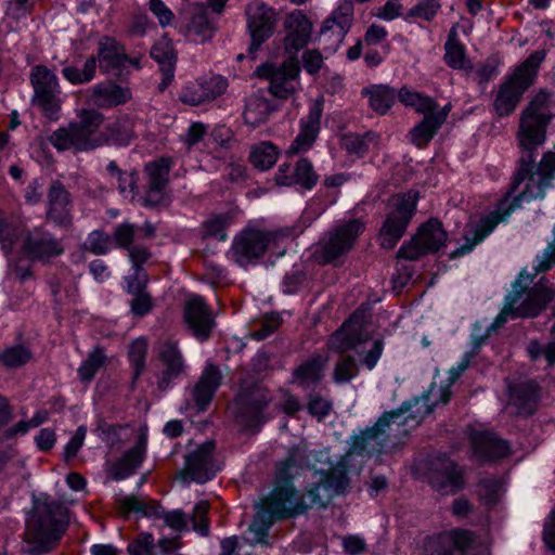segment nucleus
Listing matches in <instances>:
<instances>
[{
    "label": "nucleus",
    "instance_id": "f257e3e1",
    "mask_svg": "<svg viewBox=\"0 0 555 555\" xmlns=\"http://www.w3.org/2000/svg\"><path fill=\"white\" fill-rule=\"evenodd\" d=\"M450 398L449 387L431 384L421 397L404 401L396 410L384 412L372 427L354 436L351 451L361 456H372L396 449L433 412L435 405L446 404Z\"/></svg>",
    "mask_w": 555,
    "mask_h": 555
},
{
    "label": "nucleus",
    "instance_id": "f03ea898",
    "mask_svg": "<svg viewBox=\"0 0 555 555\" xmlns=\"http://www.w3.org/2000/svg\"><path fill=\"white\" fill-rule=\"evenodd\" d=\"M295 466L293 456L280 463L272 490L256 503L257 513L249 526V531L255 534V542H263L274 522L304 515L308 509L319 508V504H322L323 501L315 500L311 488L305 494L295 488L292 473Z\"/></svg>",
    "mask_w": 555,
    "mask_h": 555
},
{
    "label": "nucleus",
    "instance_id": "7ed1b4c3",
    "mask_svg": "<svg viewBox=\"0 0 555 555\" xmlns=\"http://www.w3.org/2000/svg\"><path fill=\"white\" fill-rule=\"evenodd\" d=\"M68 524L67 508L57 501L41 498L34 502L27 519L26 541L29 554L50 552L60 541Z\"/></svg>",
    "mask_w": 555,
    "mask_h": 555
},
{
    "label": "nucleus",
    "instance_id": "20e7f679",
    "mask_svg": "<svg viewBox=\"0 0 555 555\" xmlns=\"http://www.w3.org/2000/svg\"><path fill=\"white\" fill-rule=\"evenodd\" d=\"M531 282L532 278L530 275L525 276L524 272L519 274V278L513 284V291L505 297L503 309L491 327L502 326L507 318H534L546 308L555 296V289L544 279L534 284L527 293L526 299L516 307Z\"/></svg>",
    "mask_w": 555,
    "mask_h": 555
},
{
    "label": "nucleus",
    "instance_id": "39448f33",
    "mask_svg": "<svg viewBox=\"0 0 555 555\" xmlns=\"http://www.w3.org/2000/svg\"><path fill=\"white\" fill-rule=\"evenodd\" d=\"M545 59L543 50L534 51L499 86L493 106L501 117L511 115L524 93L535 82L540 65Z\"/></svg>",
    "mask_w": 555,
    "mask_h": 555
},
{
    "label": "nucleus",
    "instance_id": "423d86ee",
    "mask_svg": "<svg viewBox=\"0 0 555 555\" xmlns=\"http://www.w3.org/2000/svg\"><path fill=\"white\" fill-rule=\"evenodd\" d=\"M104 117L101 113L91 109L82 111L80 119L70 122L67 128L54 131L49 141L59 151L75 149L76 151H89L105 144L101 131H99Z\"/></svg>",
    "mask_w": 555,
    "mask_h": 555
},
{
    "label": "nucleus",
    "instance_id": "0eeeda50",
    "mask_svg": "<svg viewBox=\"0 0 555 555\" xmlns=\"http://www.w3.org/2000/svg\"><path fill=\"white\" fill-rule=\"evenodd\" d=\"M418 192L410 190L391 196L389 212L379 230L380 246L392 249L404 235L408 224L416 211Z\"/></svg>",
    "mask_w": 555,
    "mask_h": 555
},
{
    "label": "nucleus",
    "instance_id": "6e6552de",
    "mask_svg": "<svg viewBox=\"0 0 555 555\" xmlns=\"http://www.w3.org/2000/svg\"><path fill=\"white\" fill-rule=\"evenodd\" d=\"M270 400L268 390L262 385L251 383L242 386L234 401L236 422L244 429L257 431L266 422L263 410Z\"/></svg>",
    "mask_w": 555,
    "mask_h": 555
},
{
    "label": "nucleus",
    "instance_id": "1a4fd4ad",
    "mask_svg": "<svg viewBox=\"0 0 555 555\" xmlns=\"http://www.w3.org/2000/svg\"><path fill=\"white\" fill-rule=\"evenodd\" d=\"M447 232L438 219H429L417 233L397 251L398 259L418 260L428 253L438 251L447 241Z\"/></svg>",
    "mask_w": 555,
    "mask_h": 555
},
{
    "label": "nucleus",
    "instance_id": "9d476101",
    "mask_svg": "<svg viewBox=\"0 0 555 555\" xmlns=\"http://www.w3.org/2000/svg\"><path fill=\"white\" fill-rule=\"evenodd\" d=\"M363 230V222L359 219H351L328 231L319 243L320 261L335 263L338 258L353 247L357 237Z\"/></svg>",
    "mask_w": 555,
    "mask_h": 555
},
{
    "label": "nucleus",
    "instance_id": "9b49d317",
    "mask_svg": "<svg viewBox=\"0 0 555 555\" xmlns=\"http://www.w3.org/2000/svg\"><path fill=\"white\" fill-rule=\"evenodd\" d=\"M353 455L359 454L352 452L350 447L346 454L340 456L327 470L320 472L319 481L310 487L315 500L323 501L322 504H319V508L326 507L334 495L343 493L348 488V472Z\"/></svg>",
    "mask_w": 555,
    "mask_h": 555
},
{
    "label": "nucleus",
    "instance_id": "f8f14e48",
    "mask_svg": "<svg viewBox=\"0 0 555 555\" xmlns=\"http://www.w3.org/2000/svg\"><path fill=\"white\" fill-rule=\"evenodd\" d=\"M30 83L34 89L33 104L38 106L50 119H56L61 108L57 77L44 65L31 68Z\"/></svg>",
    "mask_w": 555,
    "mask_h": 555
},
{
    "label": "nucleus",
    "instance_id": "ddd939ff",
    "mask_svg": "<svg viewBox=\"0 0 555 555\" xmlns=\"http://www.w3.org/2000/svg\"><path fill=\"white\" fill-rule=\"evenodd\" d=\"M215 441L208 440L188 452L184 456V467L177 474L183 482L194 481L205 483L219 469L214 459Z\"/></svg>",
    "mask_w": 555,
    "mask_h": 555
},
{
    "label": "nucleus",
    "instance_id": "4468645a",
    "mask_svg": "<svg viewBox=\"0 0 555 555\" xmlns=\"http://www.w3.org/2000/svg\"><path fill=\"white\" fill-rule=\"evenodd\" d=\"M300 67L296 57L291 56L287 61L276 65L264 63L258 66L255 75L269 81V92L285 100L295 92L294 81L299 76Z\"/></svg>",
    "mask_w": 555,
    "mask_h": 555
},
{
    "label": "nucleus",
    "instance_id": "2eb2a0df",
    "mask_svg": "<svg viewBox=\"0 0 555 555\" xmlns=\"http://www.w3.org/2000/svg\"><path fill=\"white\" fill-rule=\"evenodd\" d=\"M278 236L276 232L245 229L233 241L232 257L240 266L246 267L259 259Z\"/></svg>",
    "mask_w": 555,
    "mask_h": 555
},
{
    "label": "nucleus",
    "instance_id": "dca6fc26",
    "mask_svg": "<svg viewBox=\"0 0 555 555\" xmlns=\"http://www.w3.org/2000/svg\"><path fill=\"white\" fill-rule=\"evenodd\" d=\"M428 481L441 495L454 494L464 488L461 468L447 455H438L430 460Z\"/></svg>",
    "mask_w": 555,
    "mask_h": 555
},
{
    "label": "nucleus",
    "instance_id": "f3484780",
    "mask_svg": "<svg viewBox=\"0 0 555 555\" xmlns=\"http://www.w3.org/2000/svg\"><path fill=\"white\" fill-rule=\"evenodd\" d=\"M21 248L29 260L40 262H50L65 251L61 240L41 228L25 232Z\"/></svg>",
    "mask_w": 555,
    "mask_h": 555
},
{
    "label": "nucleus",
    "instance_id": "a211bd4d",
    "mask_svg": "<svg viewBox=\"0 0 555 555\" xmlns=\"http://www.w3.org/2000/svg\"><path fill=\"white\" fill-rule=\"evenodd\" d=\"M354 5L352 0H344L327 17L320 29V41L324 49L336 51L343 43L353 21Z\"/></svg>",
    "mask_w": 555,
    "mask_h": 555
},
{
    "label": "nucleus",
    "instance_id": "6ab92c4d",
    "mask_svg": "<svg viewBox=\"0 0 555 555\" xmlns=\"http://www.w3.org/2000/svg\"><path fill=\"white\" fill-rule=\"evenodd\" d=\"M247 29L250 36L249 52L258 51L275 29V13L262 2H254L246 8Z\"/></svg>",
    "mask_w": 555,
    "mask_h": 555
},
{
    "label": "nucleus",
    "instance_id": "aec40b11",
    "mask_svg": "<svg viewBox=\"0 0 555 555\" xmlns=\"http://www.w3.org/2000/svg\"><path fill=\"white\" fill-rule=\"evenodd\" d=\"M73 197L62 181L52 180L47 193L46 219L55 227L69 229L74 217Z\"/></svg>",
    "mask_w": 555,
    "mask_h": 555
},
{
    "label": "nucleus",
    "instance_id": "412c9836",
    "mask_svg": "<svg viewBox=\"0 0 555 555\" xmlns=\"http://www.w3.org/2000/svg\"><path fill=\"white\" fill-rule=\"evenodd\" d=\"M284 28L286 30L283 40L284 49L295 57V54L308 43L312 33V23L302 12L294 11L284 21Z\"/></svg>",
    "mask_w": 555,
    "mask_h": 555
},
{
    "label": "nucleus",
    "instance_id": "4be33fe9",
    "mask_svg": "<svg viewBox=\"0 0 555 555\" xmlns=\"http://www.w3.org/2000/svg\"><path fill=\"white\" fill-rule=\"evenodd\" d=\"M157 354L164 366L157 387L160 391H165L171 382L184 372V361L177 343L172 340L160 341L157 346Z\"/></svg>",
    "mask_w": 555,
    "mask_h": 555
},
{
    "label": "nucleus",
    "instance_id": "5701e85b",
    "mask_svg": "<svg viewBox=\"0 0 555 555\" xmlns=\"http://www.w3.org/2000/svg\"><path fill=\"white\" fill-rule=\"evenodd\" d=\"M184 320L189 328L201 340L209 337L214 327V319L204 299L199 296L190 297L184 306Z\"/></svg>",
    "mask_w": 555,
    "mask_h": 555
},
{
    "label": "nucleus",
    "instance_id": "b1692460",
    "mask_svg": "<svg viewBox=\"0 0 555 555\" xmlns=\"http://www.w3.org/2000/svg\"><path fill=\"white\" fill-rule=\"evenodd\" d=\"M100 69L115 78L122 75V70L128 63V56L122 47L111 37H103L99 42L98 56Z\"/></svg>",
    "mask_w": 555,
    "mask_h": 555
},
{
    "label": "nucleus",
    "instance_id": "393cba45",
    "mask_svg": "<svg viewBox=\"0 0 555 555\" xmlns=\"http://www.w3.org/2000/svg\"><path fill=\"white\" fill-rule=\"evenodd\" d=\"M323 100L318 99L309 109V114L300 121V131L288 149V153L297 154L309 150L314 143L320 128L322 117Z\"/></svg>",
    "mask_w": 555,
    "mask_h": 555
},
{
    "label": "nucleus",
    "instance_id": "a878e982",
    "mask_svg": "<svg viewBox=\"0 0 555 555\" xmlns=\"http://www.w3.org/2000/svg\"><path fill=\"white\" fill-rule=\"evenodd\" d=\"M363 315L354 312L341 327L333 334L328 344L330 348L337 352H346L356 349L358 345L364 343L366 337L363 334Z\"/></svg>",
    "mask_w": 555,
    "mask_h": 555
},
{
    "label": "nucleus",
    "instance_id": "bb28decb",
    "mask_svg": "<svg viewBox=\"0 0 555 555\" xmlns=\"http://www.w3.org/2000/svg\"><path fill=\"white\" fill-rule=\"evenodd\" d=\"M146 435L142 433L133 448L128 450L120 459L112 463L107 469L114 480H122L137 470L142 464L146 452Z\"/></svg>",
    "mask_w": 555,
    "mask_h": 555
},
{
    "label": "nucleus",
    "instance_id": "cd10ccee",
    "mask_svg": "<svg viewBox=\"0 0 555 555\" xmlns=\"http://www.w3.org/2000/svg\"><path fill=\"white\" fill-rule=\"evenodd\" d=\"M539 387L532 382H525L509 388L508 408H513V413L519 416L532 415L539 402Z\"/></svg>",
    "mask_w": 555,
    "mask_h": 555
},
{
    "label": "nucleus",
    "instance_id": "c85d7f7f",
    "mask_svg": "<svg viewBox=\"0 0 555 555\" xmlns=\"http://www.w3.org/2000/svg\"><path fill=\"white\" fill-rule=\"evenodd\" d=\"M221 373L214 364H208L192 390V397L198 412H204L220 386Z\"/></svg>",
    "mask_w": 555,
    "mask_h": 555
},
{
    "label": "nucleus",
    "instance_id": "c756f323",
    "mask_svg": "<svg viewBox=\"0 0 555 555\" xmlns=\"http://www.w3.org/2000/svg\"><path fill=\"white\" fill-rule=\"evenodd\" d=\"M508 214V210L504 215H501L499 211H493L481 218L478 222L469 223L465 231L466 243L455 251V255H463L470 251L474 246L489 235Z\"/></svg>",
    "mask_w": 555,
    "mask_h": 555
},
{
    "label": "nucleus",
    "instance_id": "7c9ffc66",
    "mask_svg": "<svg viewBox=\"0 0 555 555\" xmlns=\"http://www.w3.org/2000/svg\"><path fill=\"white\" fill-rule=\"evenodd\" d=\"M150 54L151 57L159 64L163 80L158 88L160 91H164L175 77L177 54L172 42L167 37H163L152 47Z\"/></svg>",
    "mask_w": 555,
    "mask_h": 555
},
{
    "label": "nucleus",
    "instance_id": "2f4dec72",
    "mask_svg": "<svg viewBox=\"0 0 555 555\" xmlns=\"http://www.w3.org/2000/svg\"><path fill=\"white\" fill-rule=\"evenodd\" d=\"M474 453L481 462L502 459L509 453V444L492 433H481L473 439Z\"/></svg>",
    "mask_w": 555,
    "mask_h": 555
},
{
    "label": "nucleus",
    "instance_id": "473e14b6",
    "mask_svg": "<svg viewBox=\"0 0 555 555\" xmlns=\"http://www.w3.org/2000/svg\"><path fill=\"white\" fill-rule=\"evenodd\" d=\"M189 23L186 24V34L194 39L204 42L210 39L215 33L212 22L208 18L207 8L202 3L189 4L185 11Z\"/></svg>",
    "mask_w": 555,
    "mask_h": 555
},
{
    "label": "nucleus",
    "instance_id": "72a5a7b5",
    "mask_svg": "<svg viewBox=\"0 0 555 555\" xmlns=\"http://www.w3.org/2000/svg\"><path fill=\"white\" fill-rule=\"evenodd\" d=\"M130 98L131 92L128 88L115 83H100L92 88L89 103L106 108L125 104Z\"/></svg>",
    "mask_w": 555,
    "mask_h": 555
},
{
    "label": "nucleus",
    "instance_id": "f704fd0d",
    "mask_svg": "<svg viewBox=\"0 0 555 555\" xmlns=\"http://www.w3.org/2000/svg\"><path fill=\"white\" fill-rule=\"evenodd\" d=\"M327 361V356L322 353L313 354L294 371L295 383L302 387L317 385L323 378Z\"/></svg>",
    "mask_w": 555,
    "mask_h": 555
},
{
    "label": "nucleus",
    "instance_id": "c9c22d12",
    "mask_svg": "<svg viewBox=\"0 0 555 555\" xmlns=\"http://www.w3.org/2000/svg\"><path fill=\"white\" fill-rule=\"evenodd\" d=\"M276 106L260 93L250 95L245 103L243 118L246 125L256 128L264 124Z\"/></svg>",
    "mask_w": 555,
    "mask_h": 555
},
{
    "label": "nucleus",
    "instance_id": "e433bc0d",
    "mask_svg": "<svg viewBox=\"0 0 555 555\" xmlns=\"http://www.w3.org/2000/svg\"><path fill=\"white\" fill-rule=\"evenodd\" d=\"M105 144L128 145L134 138L133 121L122 116L107 124L101 131Z\"/></svg>",
    "mask_w": 555,
    "mask_h": 555
},
{
    "label": "nucleus",
    "instance_id": "4c0bfd02",
    "mask_svg": "<svg viewBox=\"0 0 555 555\" xmlns=\"http://www.w3.org/2000/svg\"><path fill=\"white\" fill-rule=\"evenodd\" d=\"M362 94L370 98V106L379 115L387 114L397 99L396 90L387 85H373L364 88Z\"/></svg>",
    "mask_w": 555,
    "mask_h": 555
},
{
    "label": "nucleus",
    "instance_id": "58836bf2",
    "mask_svg": "<svg viewBox=\"0 0 555 555\" xmlns=\"http://www.w3.org/2000/svg\"><path fill=\"white\" fill-rule=\"evenodd\" d=\"M446 542L450 546L442 555H467L475 544V535L468 530H454L446 538ZM441 555V554H438Z\"/></svg>",
    "mask_w": 555,
    "mask_h": 555
},
{
    "label": "nucleus",
    "instance_id": "ea45409f",
    "mask_svg": "<svg viewBox=\"0 0 555 555\" xmlns=\"http://www.w3.org/2000/svg\"><path fill=\"white\" fill-rule=\"evenodd\" d=\"M444 62L453 69H464L469 63L466 59L464 47L456 39V31L452 29L444 44Z\"/></svg>",
    "mask_w": 555,
    "mask_h": 555
},
{
    "label": "nucleus",
    "instance_id": "a19ab883",
    "mask_svg": "<svg viewBox=\"0 0 555 555\" xmlns=\"http://www.w3.org/2000/svg\"><path fill=\"white\" fill-rule=\"evenodd\" d=\"M440 128L431 115H426L422 121L410 130V140L417 147H423L427 145Z\"/></svg>",
    "mask_w": 555,
    "mask_h": 555
},
{
    "label": "nucleus",
    "instance_id": "79ce46f5",
    "mask_svg": "<svg viewBox=\"0 0 555 555\" xmlns=\"http://www.w3.org/2000/svg\"><path fill=\"white\" fill-rule=\"evenodd\" d=\"M33 352L24 345H14L5 348L0 353V364L9 370L18 369L28 363Z\"/></svg>",
    "mask_w": 555,
    "mask_h": 555
},
{
    "label": "nucleus",
    "instance_id": "37998d69",
    "mask_svg": "<svg viewBox=\"0 0 555 555\" xmlns=\"http://www.w3.org/2000/svg\"><path fill=\"white\" fill-rule=\"evenodd\" d=\"M278 158L276 147L271 142H263L250 151L249 160L259 170H268Z\"/></svg>",
    "mask_w": 555,
    "mask_h": 555
},
{
    "label": "nucleus",
    "instance_id": "c03bdc74",
    "mask_svg": "<svg viewBox=\"0 0 555 555\" xmlns=\"http://www.w3.org/2000/svg\"><path fill=\"white\" fill-rule=\"evenodd\" d=\"M121 508L125 513H137L145 517L162 518L164 511L158 504H151L149 502L139 500L135 496H126L120 501Z\"/></svg>",
    "mask_w": 555,
    "mask_h": 555
},
{
    "label": "nucleus",
    "instance_id": "a18cd8bd",
    "mask_svg": "<svg viewBox=\"0 0 555 555\" xmlns=\"http://www.w3.org/2000/svg\"><path fill=\"white\" fill-rule=\"evenodd\" d=\"M95 69L96 59L95 56H90L85 62L82 69H79L75 66H66L63 68L62 73L68 81L78 85L91 81L95 75Z\"/></svg>",
    "mask_w": 555,
    "mask_h": 555
},
{
    "label": "nucleus",
    "instance_id": "49530a36",
    "mask_svg": "<svg viewBox=\"0 0 555 555\" xmlns=\"http://www.w3.org/2000/svg\"><path fill=\"white\" fill-rule=\"evenodd\" d=\"M105 359L104 350L101 347H95L78 369L80 379L86 383L93 379L95 373L104 364Z\"/></svg>",
    "mask_w": 555,
    "mask_h": 555
},
{
    "label": "nucleus",
    "instance_id": "de8ad7c7",
    "mask_svg": "<svg viewBox=\"0 0 555 555\" xmlns=\"http://www.w3.org/2000/svg\"><path fill=\"white\" fill-rule=\"evenodd\" d=\"M145 170L149 177L147 186L166 188L170 171L169 159L160 158L159 160L151 163L146 165Z\"/></svg>",
    "mask_w": 555,
    "mask_h": 555
},
{
    "label": "nucleus",
    "instance_id": "09e8293b",
    "mask_svg": "<svg viewBox=\"0 0 555 555\" xmlns=\"http://www.w3.org/2000/svg\"><path fill=\"white\" fill-rule=\"evenodd\" d=\"M108 173L117 180V189L121 194H134L138 176L135 172L121 170L115 160L107 165Z\"/></svg>",
    "mask_w": 555,
    "mask_h": 555
},
{
    "label": "nucleus",
    "instance_id": "8fccbe9b",
    "mask_svg": "<svg viewBox=\"0 0 555 555\" xmlns=\"http://www.w3.org/2000/svg\"><path fill=\"white\" fill-rule=\"evenodd\" d=\"M147 340L143 337L133 340L128 350L129 360L133 366V378L137 379L145 369Z\"/></svg>",
    "mask_w": 555,
    "mask_h": 555
},
{
    "label": "nucleus",
    "instance_id": "3c124183",
    "mask_svg": "<svg viewBox=\"0 0 555 555\" xmlns=\"http://www.w3.org/2000/svg\"><path fill=\"white\" fill-rule=\"evenodd\" d=\"M319 180V176L313 169L312 164L307 158H300L294 167V184L310 190Z\"/></svg>",
    "mask_w": 555,
    "mask_h": 555
},
{
    "label": "nucleus",
    "instance_id": "603ef678",
    "mask_svg": "<svg viewBox=\"0 0 555 555\" xmlns=\"http://www.w3.org/2000/svg\"><path fill=\"white\" fill-rule=\"evenodd\" d=\"M369 137L370 133H346L340 137V145L348 154L362 157L369 151Z\"/></svg>",
    "mask_w": 555,
    "mask_h": 555
},
{
    "label": "nucleus",
    "instance_id": "864d4df0",
    "mask_svg": "<svg viewBox=\"0 0 555 555\" xmlns=\"http://www.w3.org/2000/svg\"><path fill=\"white\" fill-rule=\"evenodd\" d=\"M112 237L101 230H94L89 233L87 241L83 244L85 250L96 255H105L111 248Z\"/></svg>",
    "mask_w": 555,
    "mask_h": 555
},
{
    "label": "nucleus",
    "instance_id": "5fc2aeb1",
    "mask_svg": "<svg viewBox=\"0 0 555 555\" xmlns=\"http://www.w3.org/2000/svg\"><path fill=\"white\" fill-rule=\"evenodd\" d=\"M358 373V365L351 356L343 357L335 365L333 379L337 384L350 382Z\"/></svg>",
    "mask_w": 555,
    "mask_h": 555
},
{
    "label": "nucleus",
    "instance_id": "6e6d98bb",
    "mask_svg": "<svg viewBox=\"0 0 555 555\" xmlns=\"http://www.w3.org/2000/svg\"><path fill=\"white\" fill-rule=\"evenodd\" d=\"M209 503L207 501H199L193 509L191 521L193 530L197 531L201 535L207 537L209 534V522L207 512Z\"/></svg>",
    "mask_w": 555,
    "mask_h": 555
},
{
    "label": "nucleus",
    "instance_id": "4d7b16f0",
    "mask_svg": "<svg viewBox=\"0 0 555 555\" xmlns=\"http://www.w3.org/2000/svg\"><path fill=\"white\" fill-rule=\"evenodd\" d=\"M25 459L18 456V451L13 447L0 450V474H5L12 467L15 473L25 468Z\"/></svg>",
    "mask_w": 555,
    "mask_h": 555
},
{
    "label": "nucleus",
    "instance_id": "13d9d810",
    "mask_svg": "<svg viewBox=\"0 0 555 555\" xmlns=\"http://www.w3.org/2000/svg\"><path fill=\"white\" fill-rule=\"evenodd\" d=\"M137 227L130 222L118 224L113 232L112 238L118 248L127 249L133 245Z\"/></svg>",
    "mask_w": 555,
    "mask_h": 555
},
{
    "label": "nucleus",
    "instance_id": "bf43d9fd",
    "mask_svg": "<svg viewBox=\"0 0 555 555\" xmlns=\"http://www.w3.org/2000/svg\"><path fill=\"white\" fill-rule=\"evenodd\" d=\"M206 102L212 101L220 96L227 89V80L221 76H214L208 79H203L199 82Z\"/></svg>",
    "mask_w": 555,
    "mask_h": 555
},
{
    "label": "nucleus",
    "instance_id": "052dcab7",
    "mask_svg": "<svg viewBox=\"0 0 555 555\" xmlns=\"http://www.w3.org/2000/svg\"><path fill=\"white\" fill-rule=\"evenodd\" d=\"M229 217L227 215H214L205 223V235L212 236L219 241L227 238L225 227L228 224Z\"/></svg>",
    "mask_w": 555,
    "mask_h": 555
},
{
    "label": "nucleus",
    "instance_id": "680f3d73",
    "mask_svg": "<svg viewBox=\"0 0 555 555\" xmlns=\"http://www.w3.org/2000/svg\"><path fill=\"white\" fill-rule=\"evenodd\" d=\"M438 0H422L408 12V17H420L431 21L440 9Z\"/></svg>",
    "mask_w": 555,
    "mask_h": 555
},
{
    "label": "nucleus",
    "instance_id": "e2e57ef3",
    "mask_svg": "<svg viewBox=\"0 0 555 555\" xmlns=\"http://www.w3.org/2000/svg\"><path fill=\"white\" fill-rule=\"evenodd\" d=\"M16 237V228L4 219H0V244L5 255H10L12 253Z\"/></svg>",
    "mask_w": 555,
    "mask_h": 555
},
{
    "label": "nucleus",
    "instance_id": "0e129e2a",
    "mask_svg": "<svg viewBox=\"0 0 555 555\" xmlns=\"http://www.w3.org/2000/svg\"><path fill=\"white\" fill-rule=\"evenodd\" d=\"M307 408L311 415L322 420L330 414L332 410V402L320 395L314 393L310 395Z\"/></svg>",
    "mask_w": 555,
    "mask_h": 555
},
{
    "label": "nucleus",
    "instance_id": "69168bd1",
    "mask_svg": "<svg viewBox=\"0 0 555 555\" xmlns=\"http://www.w3.org/2000/svg\"><path fill=\"white\" fill-rule=\"evenodd\" d=\"M553 241L548 243L542 255L537 257V266L534 267L535 272H545L555 263V224L553 228Z\"/></svg>",
    "mask_w": 555,
    "mask_h": 555
},
{
    "label": "nucleus",
    "instance_id": "338daca9",
    "mask_svg": "<svg viewBox=\"0 0 555 555\" xmlns=\"http://www.w3.org/2000/svg\"><path fill=\"white\" fill-rule=\"evenodd\" d=\"M87 434L86 426L81 425L77 428L75 435L72 437V439L68 441V443L65 446L64 450V460L68 462L69 460L74 459L79 449L82 447L85 438Z\"/></svg>",
    "mask_w": 555,
    "mask_h": 555
},
{
    "label": "nucleus",
    "instance_id": "774afa93",
    "mask_svg": "<svg viewBox=\"0 0 555 555\" xmlns=\"http://www.w3.org/2000/svg\"><path fill=\"white\" fill-rule=\"evenodd\" d=\"M154 546V538L151 533H140L139 537L128 545L132 555H146Z\"/></svg>",
    "mask_w": 555,
    "mask_h": 555
}]
</instances>
